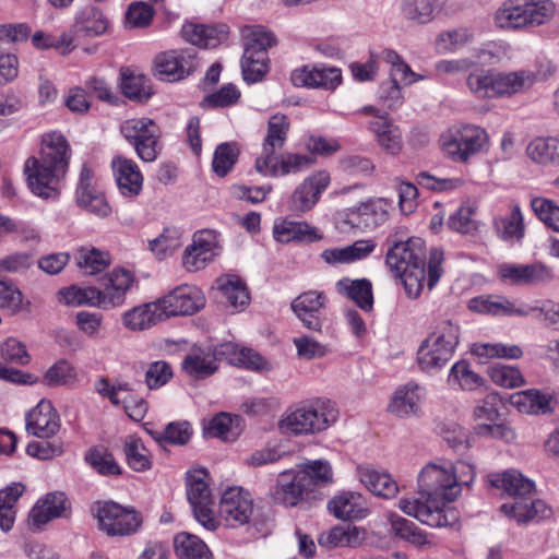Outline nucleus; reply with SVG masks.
I'll use <instances>...</instances> for the list:
<instances>
[{
	"instance_id": "obj_1",
	"label": "nucleus",
	"mask_w": 559,
	"mask_h": 559,
	"mask_svg": "<svg viewBox=\"0 0 559 559\" xmlns=\"http://www.w3.org/2000/svg\"><path fill=\"white\" fill-rule=\"evenodd\" d=\"M71 156V146L62 133H44L38 155L27 157L23 166L29 191L43 200H57L69 170Z\"/></svg>"
},
{
	"instance_id": "obj_2",
	"label": "nucleus",
	"mask_w": 559,
	"mask_h": 559,
	"mask_svg": "<svg viewBox=\"0 0 559 559\" xmlns=\"http://www.w3.org/2000/svg\"><path fill=\"white\" fill-rule=\"evenodd\" d=\"M426 245L419 237L406 241H394L388 249L385 262L395 277L400 278L409 298L420 296L424 288L432 289L439 282L443 269V252L430 250L428 266L425 265Z\"/></svg>"
},
{
	"instance_id": "obj_3",
	"label": "nucleus",
	"mask_w": 559,
	"mask_h": 559,
	"mask_svg": "<svg viewBox=\"0 0 559 559\" xmlns=\"http://www.w3.org/2000/svg\"><path fill=\"white\" fill-rule=\"evenodd\" d=\"M476 479L475 465L466 460H450L440 457L425 464L417 475V492L427 498L444 513H449L452 522L457 519L456 511L450 507L462 495L464 488H469Z\"/></svg>"
},
{
	"instance_id": "obj_4",
	"label": "nucleus",
	"mask_w": 559,
	"mask_h": 559,
	"mask_svg": "<svg viewBox=\"0 0 559 559\" xmlns=\"http://www.w3.org/2000/svg\"><path fill=\"white\" fill-rule=\"evenodd\" d=\"M555 66L547 59L538 60L534 69L499 71L483 69L466 76L468 93L480 100L510 98L530 91L536 83L555 73Z\"/></svg>"
},
{
	"instance_id": "obj_5",
	"label": "nucleus",
	"mask_w": 559,
	"mask_h": 559,
	"mask_svg": "<svg viewBox=\"0 0 559 559\" xmlns=\"http://www.w3.org/2000/svg\"><path fill=\"white\" fill-rule=\"evenodd\" d=\"M225 359L228 364L254 371H270L271 364L253 349L225 342L215 347L193 346L182 361V368L190 376L203 379L218 369L217 361Z\"/></svg>"
},
{
	"instance_id": "obj_6",
	"label": "nucleus",
	"mask_w": 559,
	"mask_h": 559,
	"mask_svg": "<svg viewBox=\"0 0 559 559\" xmlns=\"http://www.w3.org/2000/svg\"><path fill=\"white\" fill-rule=\"evenodd\" d=\"M461 342L457 322L443 319L436 322L416 350V365L426 374L442 370L454 357Z\"/></svg>"
},
{
	"instance_id": "obj_7",
	"label": "nucleus",
	"mask_w": 559,
	"mask_h": 559,
	"mask_svg": "<svg viewBox=\"0 0 559 559\" xmlns=\"http://www.w3.org/2000/svg\"><path fill=\"white\" fill-rule=\"evenodd\" d=\"M337 417L338 409L333 402L318 399L286 409L277 428L283 435H312L326 430Z\"/></svg>"
},
{
	"instance_id": "obj_8",
	"label": "nucleus",
	"mask_w": 559,
	"mask_h": 559,
	"mask_svg": "<svg viewBox=\"0 0 559 559\" xmlns=\"http://www.w3.org/2000/svg\"><path fill=\"white\" fill-rule=\"evenodd\" d=\"M439 146L443 156L451 162L466 164L489 150L490 138L486 129L479 126L454 124L442 132Z\"/></svg>"
},
{
	"instance_id": "obj_9",
	"label": "nucleus",
	"mask_w": 559,
	"mask_h": 559,
	"mask_svg": "<svg viewBox=\"0 0 559 559\" xmlns=\"http://www.w3.org/2000/svg\"><path fill=\"white\" fill-rule=\"evenodd\" d=\"M97 527L108 536L124 537L136 534L143 524V516L133 507L115 501L97 502L94 508Z\"/></svg>"
},
{
	"instance_id": "obj_10",
	"label": "nucleus",
	"mask_w": 559,
	"mask_h": 559,
	"mask_svg": "<svg viewBox=\"0 0 559 559\" xmlns=\"http://www.w3.org/2000/svg\"><path fill=\"white\" fill-rule=\"evenodd\" d=\"M187 496L198 523L207 531H216L218 521L212 509L210 475L205 468L197 467L187 473Z\"/></svg>"
},
{
	"instance_id": "obj_11",
	"label": "nucleus",
	"mask_w": 559,
	"mask_h": 559,
	"mask_svg": "<svg viewBox=\"0 0 559 559\" xmlns=\"http://www.w3.org/2000/svg\"><path fill=\"white\" fill-rule=\"evenodd\" d=\"M223 239L215 229L197 230L186 246L181 257V265L189 273L205 270L222 253Z\"/></svg>"
},
{
	"instance_id": "obj_12",
	"label": "nucleus",
	"mask_w": 559,
	"mask_h": 559,
	"mask_svg": "<svg viewBox=\"0 0 559 559\" xmlns=\"http://www.w3.org/2000/svg\"><path fill=\"white\" fill-rule=\"evenodd\" d=\"M358 112L368 118L366 128L384 153L392 156L401 154L404 147L402 130L388 112L374 106H365Z\"/></svg>"
},
{
	"instance_id": "obj_13",
	"label": "nucleus",
	"mask_w": 559,
	"mask_h": 559,
	"mask_svg": "<svg viewBox=\"0 0 559 559\" xmlns=\"http://www.w3.org/2000/svg\"><path fill=\"white\" fill-rule=\"evenodd\" d=\"M120 130L140 159L148 163L157 158L159 128L154 120L146 117L131 118L122 122Z\"/></svg>"
},
{
	"instance_id": "obj_14",
	"label": "nucleus",
	"mask_w": 559,
	"mask_h": 559,
	"mask_svg": "<svg viewBox=\"0 0 559 559\" xmlns=\"http://www.w3.org/2000/svg\"><path fill=\"white\" fill-rule=\"evenodd\" d=\"M254 512V502L250 492L242 487L233 486L225 489L218 503L216 520L218 526L236 528L250 522Z\"/></svg>"
},
{
	"instance_id": "obj_15",
	"label": "nucleus",
	"mask_w": 559,
	"mask_h": 559,
	"mask_svg": "<svg viewBox=\"0 0 559 559\" xmlns=\"http://www.w3.org/2000/svg\"><path fill=\"white\" fill-rule=\"evenodd\" d=\"M166 320L193 316L206 304L203 290L193 284H181L158 298Z\"/></svg>"
},
{
	"instance_id": "obj_16",
	"label": "nucleus",
	"mask_w": 559,
	"mask_h": 559,
	"mask_svg": "<svg viewBox=\"0 0 559 559\" xmlns=\"http://www.w3.org/2000/svg\"><path fill=\"white\" fill-rule=\"evenodd\" d=\"M272 500L286 508H295L304 502L314 500L308 484L300 475L297 467L282 471L276 478L275 485L271 488Z\"/></svg>"
},
{
	"instance_id": "obj_17",
	"label": "nucleus",
	"mask_w": 559,
	"mask_h": 559,
	"mask_svg": "<svg viewBox=\"0 0 559 559\" xmlns=\"http://www.w3.org/2000/svg\"><path fill=\"white\" fill-rule=\"evenodd\" d=\"M198 60L192 49H175L155 57L154 74L166 82L186 79L198 68Z\"/></svg>"
},
{
	"instance_id": "obj_18",
	"label": "nucleus",
	"mask_w": 559,
	"mask_h": 559,
	"mask_svg": "<svg viewBox=\"0 0 559 559\" xmlns=\"http://www.w3.org/2000/svg\"><path fill=\"white\" fill-rule=\"evenodd\" d=\"M392 209V202L388 199L377 198L362 202L356 207L346 209L337 214V225L349 227L362 225L366 228H376L384 224Z\"/></svg>"
},
{
	"instance_id": "obj_19",
	"label": "nucleus",
	"mask_w": 559,
	"mask_h": 559,
	"mask_svg": "<svg viewBox=\"0 0 559 559\" xmlns=\"http://www.w3.org/2000/svg\"><path fill=\"white\" fill-rule=\"evenodd\" d=\"M328 170H314L296 187L289 199L290 210L296 214L310 212L331 185Z\"/></svg>"
},
{
	"instance_id": "obj_20",
	"label": "nucleus",
	"mask_w": 559,
	"mask_h": 559,
	"mask_svg": "<svg viewBox=\"0 0 559 559\" xmlns=\"http://www.w3.org/2000/svg\"><path fill=\"white\" fill-rule=\"evenodd\" d=\"M427 399V390L416 381L400 384L392 392L386 412L400 419L419 417Z\"/></svg>"
},
{
	"instance_id": "obj_21",
	"label": "nucleus",
	"mask_w": 559,
	"mask_h": 559,
	"mask_svg": "<svg viewBox=\"0 0 559 559\" xmlns=\"http://www.w3.org/2000/svg\"><path fill=\"white\" fill-rule=\"evenodd\" d=\"M342 81L341 69L324 63L304 64L290 73V82L296 87L334 91L342 84Z\"/></svg>"
},
{
	"instance_id": "obj_22",
	"label": "nucleus",
	"mask_w": 559,
	"mask_h": 559,
	"mask_svg": "<svg viewBox=\"0 0 559 559\" xmlns=\"http://www.w3.org/2000/svg\"><path fill=\"white\" fill-rule=\"evenodd\" d=\"M70 513V502L63 492H48L40 497L27 515V527L32 532H41L56 519Z\"/></svg>"
},
{
	"instance_id": "obj_23",
	"label": "nucleus",
	"mask_w": 559,
	"mask_h": 559,
	"mask_svg": "<svg viewBox=\"0 0 559 559\" xmlns=\"http://www.w3.org/2000/svg\"><path fill=\"white\" fill-rule=\"evenodd\" d=\"M326 304L328 296L324 292L310 289L294 298L290 309L305 329L321 332L324 323L321 311Z\"/></svg>"
},
{
	"instance_id": "obj_24",
	"label": "nucleus",
	"mask_w": 559,
	"mask_h": 559,
	"mask_svg": "<svg viewBox=\"0 0 559 559\" xmlns=\"http://www.w3.org/2000/svg\"><path fill=\"white\" fill-rule=\"evenodd\" d=\"M136 278L132 271L115 267L103 278L100 300L103 310L120 308L126 304L128 293L135 286Z\"/></svg>"
},
{
	"instance_id": "obj_25",
	"label": "nucleus",
	"mask_w": 559,
	"mask_h": 559,
	"mask_svg": "<svg viewBox=\"0 0 559 559\" xmlns=\"http://www.w3.org/2000/svg\"><path fill=\"white\" fill-rule=\"evenodd\" d=\"M26 430L28 433L48 439L58 433L61 428L60 416L51 401L40 400L25 417Z\"/></svg>"
},
{
	"instance_id": "obj_26",
	"label": "nucleus",
	"mask_w": 559,
	"mask_h": 559,
	"mask_svg": "<svg viewBox=\"0 0 559 559\" xmlns=\"http://www.w3.org/2000/svg\"><path fill=\"white\" fill-rule=\"evenodd\" d=\"M397 508L406 515L414 518L430 527L441 528L452 525V519L443 509L430 503L427 498L403 497L397 502Z\"/></svg>"
},
{
	"instance_id": "obj_27",
	"label": "nucleus",
	"mask_w": 559,
	"mask_h": 559,
	"mask_svg": "<svg viewBox=\"0 0 559 559\" xmlns=\"http://www.w3.org/2000/svg\"><path fill=\"white\" fill-rule=\"evenodd\" d=\"M110 166L118 191L122 197L135 198L142 192L144 177L134 160L117 155L111 159Z\"/></svg>"
},
{
	"instance_id": "obj_28",
	"label": "nucleus",
	"mask_w": 559,
	"mask_h": 559,
	"mask_svg": "<svg viewBox=\"0 0 559 559\" xmlns=\"http://www.w3.org/2000/svg\"><path fill=\"white\" fill-rule=\"evenodd\" d=\"M164 321L166 318L158 298L136 305L121 313V324L129 332H144Z\"/></svg>"
},
{
	"instance_id": "obj_29",
	"label": "nucleus",
	"mask_w": 559,
	"mask_h": 559,
	"mask_svg": "<svg viewBox=\"0 0 559 559\" xmlns=\"http://www.w3.org/2000/svg\"><path fill=\"white\" fill-rule=\"evenodd\" d=\"M385 519L390 525L391 534L412 546L427 550L438 546V542L433 534L418 527L414 522L402 518L395 512H388Z\"/></svg>"
},
{
	"instance_id": "obj_30",
	"label": "nucleus",
	"mask_w": 559,
	"mask_h": 559,
	"mask_svg": "<svg viewBox=\"0 0 559 559\" xmlns=\"http://www.w3.org/2000/svg\"><path fill=\"white\" fill-rule=\"evenodd\" d=\"M385 519L390 525L391 534L412 546L427 550L438 546V542L433 534L418 527L414 522L402 518L395 512H388Z\"/></svg>"
},
{
	"instance_id": "obj_31",
	"label": "nucleus",
	"mask_w": 559,
	"mask_h": 559,
	"mask_svg": "<svg viewBox=\"0 0 559 559\" xmlns=\"http://www.w3.org/2000/svg\"><path fill=\"white\" fill-rule=\"evenodd\" d=\"M501 512L519 524L539 521L551 515V508L542 499H533L531 496L513 498L512 502L503 503Z\"/></svg>"
},
{
	"instance_id": "obj_32",
	"label": "nucleus",
	"mask_w": 559,
	"mask_h": 559,
	"mask_svg": "<svg viewBox=\"0 0 559 559\" xmlns=\"http://www.w3.org/2000/svg\"><path fill=\"white\" fill-rule=\"evenodd\" d=\"M273 237L277 242L313 243L323 239V233L306 221H290L281 218L273 225Z\"/></svg>"
},
{
	"instance_id": "obj_33",
	"label": "nucleus",
	"mask_w": 559,
	"mask_h": 559,
	"mask_svg": "<svg viewBox=\"0 0 559 559\" xmlns=\"http://www.w3.org/2000/svg\"><path fill=\"white\" fill-rule=\"evenodd\" d=\"M486 480L490 487L501 490L513 498L531 496L535 490L534 481L525 477L518 469L490 473L487 475Z\"/></svg>"
},
{
	"instance_id": "obj_34",
	"label": "nucleus",
	"mask_w": 559,
	"mask_h": 559,
	"mask_svg": "<svg viewBox=\"0 0 559 559\" xmlns=\"http://www.w3.org/2000/svg\"><path fill=\"white\" fill-rule=\"evenodd\" d=\"M329 511L340 520L359 521L369 515L365 498L355 491H344L328 502Z\"/></svg>"
},
{
	"instance_id": "obj_35",
	"label": "nucleus",
	"mask_w": 559,
	"mask_h": 559,
	"mask_svg": "<svg viewBox=\"0 0 559 559\" xmlns=\"http://www.w3.org/2000/svg\"><path fill=\"white\" fill-rule=\"evenodd\" d=\"M357 476L370 492L383 499H393L400 491L396 480L384 469L358 466Z\"/></svg>"
},
{
	"instance_id": "obj_36",
	"label": "nucleus",
	"mask_w": 559,
	"mask_h": 559,
	"mask_svg": "<svg viewBox=\"0 0 559 559\" xmlns=\"http://www.w3.org/2000/svg\"><path fill=\"white\" fill-rule=\"evenodd\" d=\"M296 467L304 476L305 483L308 484L314 500L320 499V488L330 486L334 481L332 465L326 460H308L296 465Z\"/></svg>"
},
{
	"instance_id": "obj_37",
	"label": "nucleus",
	"mask_w": 559,
	"mask_h": 559,
	"mask_svg": "<svg viewBox=\"0 0 559 559\" xmlns=\"http://www.w3.org/2000/svg\"><path fill=\"white\" fill-rule=\"evenodd\" d=\"M509 402L522 414L544 415L552 411L554 396L537 389H528L511 394Z\"/></svg>"
},
{
	"instance_id": "obj_38",
	"label": "nucleus",
	"mask_w": 559,
	"mask_h": 559,
	"mask_svg": "<svg viewBox=\"0 0 559 559\" xmlns=\"http://www.w3.org/2000/svg\"><path fill=\"white\" fill-rule=\"evenodd\" d=\"M216 287L225 299L227 307L235 312L246 309L250 295L245 282L236 274H223L216 280Z\"/></svg>"
},
{
	"instance_id": "obj_39",
	"label": "nucleus",
	"mask_w": 559,
	"mask_h": 559,
	"mask_svg": "<svg viewBox=\"0 0 559 559\" xmlns=\"http://www.w3.org/2000/svg\"><path fill=\"white\" fill-rule=\"evenodd\" d=\"M447 382L450 388L464 392H475L487 385L486 379L464 359L457 360L451 366Z\"/></svg>"
},
{
	"instance_id": "obj_40",
	"label": "nucleus",
	"mask_w": 559,
	"mask_h": 559,
	"mask_svg": "<svg viewBox=\"0 0 559 559\" xmlns=\"http://www.w3.org/2000/svg\"><path fill=\"white\" fill-rule=\"evenodd\" d=\"M109 27V21L103 11L93 5L80 9L74 19L73 33L86 37L100 36Z\"/></svg>"
},
{
	"instance_id": "obj_41",
	"label": "nucleus",
	"mask_w": 559,
	"mask_h": 559,
	"mask_svg": "<svg viewBox=\"0 0 559 559\" xmlns=\"http://www.w3.org/2000/svg\"><path fill=\"white\" fill-rule=\"evenodd\" d=\"M531 162L540 166H559V135L536 136L525 148Z\"/></svg>"
},
{
	"instance_id": "obj_42",
	"label": "nucleus",
	"mask_w": 559,
	"mask_h": 559,
	"mask_svg": "<svg viewBox=\"0 0 559 559\" xmlns=\"http://www.w3.org/2000/svg\"><path fill=\"white\" fill-rule=\"evenodd\" d=\"M122 448L124 461L132 471L143 473L153 467L154 455L140 437L127 436L122 441Z\"/></svg>"
},
{
	"instance_id": "obj_43",
	"label": "nucleus",
	"mask_w": 559,
	"mask_h": 559,
	"mask_svg": "<svg viewBox=\"0 0 559 559\" xmlns=\"http://www.w3.org/2000/svg\"><path fill=\"white\" fill-rule=\"evenodd\" d=\"M336 292L353 300L360 309L369 311L373 306L372 285L366 278H341L335 284Z\"/></svg>"
},
{
	"instance_id": "obj_44",
	"label": "nucleus",
	"mask_w": 559,
	"mask_h": 559,
	"mask_svg": "<svg viewBox=\"0 0 559 559\" xmlns=\"http://www.w3.org/2000/svg\"><path fill=\"white\" fill-rule=\"evenodd\" d=\"M58 300L69 307H92L103 309L100 288L96 286L71 285L58 292Z\"/></svg>"
},
{
	"instance_id": "obj_45",
	"label": "nucleus",
	"mask_w": 559,
	"mask_h": 559,
	"mask_svg": "<svg viewBox=\"0 0 559 559\" xmlns=\"http://www.w3.org/2000/svg\"><path fill=\"white\" fill-rule=\"evenodd\" d=\"M513 47L506 40H488L474 50L475 64L496 66L508 63L514 58Z\"/></svg>"
},
{
	"instance_id": "obj_46",
	"label": "nucleus",
	"mask_w": 559,
	"mask_h": 559,
	"mask_svg": "<svg viewBox=\"0 0 559 559\" xmlns=\"http://www.w3.org/2000/svg\"><path fill=\"white\" fill-rule=\"evenodd\" d=\"M495 228L500 238L504 241L515 243L520 242L524 237L525 226L522 211L516 203L509 206V215L496 217L493 221Z\"/></svg>"
},
{
	"instance_id": "obj_47",
	"label": "nucleus",
	"mask_w": 559,
	"mask_h": 559,
	"mask_svg": "<svg viewBox=\"0 0 559 559\" xmlns=\"http://www.w3.org/2000/svg\"><path fill=\"white\" fill-rule=\"evenodd\" d=\"M469 350L483 364L490 359H520L523 356L520 346L501 342H476Z\"/></svg>"
},
{
	"instance_id": "obj_48",
	"label": "nucleus",
	"mask_w": 559,
	"mask_h": 559,
	"mask_svg": "<svg viewBox=\"0 0 559 559\" xmlns=\"http://www.w3.org/2000/svg\"><path fill=\"white\" fill-rule=\"evenodd\" d=\"M183 233L175 226H166L162 233L147 241V249L158 260L173 255L182 245Z\"/></svg>"
},
{
	"instance_id": "obj_49",
	"label": "nucleus",
	"mask_w": 559,
	"mask_h": 559,
	"mask_svg": "<svg viewBox=\"0 0 559 559\" xmlns=\"http://www.w3.org/2000/svg\"><path fill=\"white\" fill-rule=\"evenodd\" d=\"M381 57L382 61L390 66L391 80L396 81L399 85L408 86L426 79L425 75L414 72L409 64L393 49H383Z\"/></svg>"
},
{
	"instance_id": "obj_50",
	"label": "nucleus",
	"mask_w": 559,
	"mask_h": 559,
	"mask_svg": "<svg viewBox=\"0 0 559 559\" xmlns=\"http://www.w3.org/2000/svg\"><path fill=\"white\" fill-rule=\"evenodd\" d=\"M525 28L548 24L557 14L552 0H522Z\"/></svg>"
},
{
	"instance_id": "obj_51",
	"label": "nucleus",
	"mask_w": 559,
	"mask_h": 559,
	"mask_svg": "<svg viewBox=\"0 0 559 559\" xmlns=\"http://www.w3.org/2000/svg\"><path fill=\"white\" fill-rule=\"evenodd\" d=\"M31 301L24 298L21 289L10 280L0 278V310L9 316L28 312Z\"/></svg>"
},
{
	"instance_id": "obj_52",
	"label": "nucleus",
	"mask_w": 559,
	"mask_h": 559,
	"mask_svg": "<svg viewBox=\"0 0 559 559\" xmlns=\"http://www.w3.org/2000/svg\"><path fill=\"white\" fill-rule=\"evenodd\" d=\"M474 39V32L465 26L447 29L438 34L435 48L438 53H456Z\"/></svg>"
},
{
	"instance_id": "obj_53",
	"label": "nucleus",
	"mask_w": 559,
	"mask_h": 559,
	"mask_svg": "<svg viewBox=\"0 0 559 559\" xmlns=\"http://www.w3.org/2000/svg\"><path fill=\"white\" fill-rule=\"evenodd\" d=\"M75 201L81 209L100 218L111 214V206L99 187L76 188Z\"/></svg>"
},
{
	"instance_id": "obj_54",
	"label": "nucleus",
	"mask_w": 559,
	"mask_h": 559,
	"mask_svg": "<svg viewBox=\"0 0 559 559\" xmlns=\"http://www.w3.org/2000/svg\"><path fill=\"white\" fill-rule=\"evenodd\" d=\"M402 17L414 25H426L436 17V0H401Z\"/></svg>"
},
{
	"instance_id": "obj_55",
	"label": "nucleus",
	"mask_w": 559,
	"mask_h": 559,
	"mask_svg": "<svg viewBox=\"0 0 559 559\" xmlns=\"http://www.w3.org/2000/svg\"><path fill=\"white\" fill-rule=\"evenodd\" d=\"M174 547L179 559H213L206 544L197 535L187 532L176 535Z\"/></svg>"
},
{
	"instance_id": "obj_56",
	"label": "nucleus",
	"mask_w": 559,
	"mask_h": 559,
	"mask_svg": "<svg viewBox=\"0 0 559 559\" xmlns=\"http://www.w3.org/2000/svg\"><path fill=\"white\" fill-rule=\"evenodd\" d=\"M80 381L78 369L67 359L52 364L43 376V383L50 388H72Z\"/></svg>"
},
{
	"instance_id": "obj_57",
	"label": "nucleus",
	"mask_w": 559,
	"mask_h": 559,
	"mask_svg": "<svg viewBox=\"0 0 559 559\" xmlns=\"http://www.w3.org/2000/svg\"><path fill=\"white\" fill-rule=\"evenodd\" d=\"M495 25L502 31L524 29L522 0H506L496 11Z\"/></svg>"
},
{
	"instance_id": "obj_58",
	"label": "nucleus",
	"mask_w": 559,
	"mask_h": 559,
	"mask_svg": "<svg viewBox=\"0 0 559 559\" xmlns=\"http://www.w3.org/2000/svg\"><path fill=\"white\" fill-rule=\"evenodd\" d=\"M205 432L210 437L234 441L241 432V419L239 416L221 413L209 421Z\"/></svg>"
},
{
	"instance_id": "obj_59",
	"label": "nucleus",
	"mask_w": 559,
	"mask_h": 559,
	"mask_svg": "<svg viewBox=\"0 0 559 559\" xmlns=\"http://www.w3.org/2000/svg\"><path fill=\"white\" fill-rule=\"evenodd\" d=\"M181 34L187 41L202 48H214L225 38V35L213 26L193 23L185 24Z\"/></svg>"
},
{
	"instance_id": "obj_60",
	"label": "nucleus",
	"mask_w": 559,
	"mask_h": 559,
	"mask_svg": "<svg viewBox=\"0 0 559 559\" xmlns=\"http://www.w3.org/2000/svg\"><path fill=\"white\" fill-rule=\"evenodd\" d=\"M241 70L246 82L257 83L261 81L269 71L267 51L245 49L241 59Z\"/></svg>"
},
{
	"instance_id": "obj_61",
	"label": "nucleus",
	"mask_w": 559,
	"mask_h": 559,
	"mask_svg": "<svg viewBox=\"0 0 559 559\" xmlns=\"http://www.w3.org/2000/svg\"><path fill=\"white\" fill-rule=\"evenodd\" d=\"M75 262L85 274L95 275L110 264V255L107 251L94 247H82L75 253Z\"/></svg>"
},
{
	"instance_id": "obj_62",
	"label": "nucleus",
	"mask_w": 559,
	"mask_h": 559,
	"mask_svg": "<svg viewBox=\"0 0 559 559\" xmlns=\"http://www.w3.org/2000/svg\"><path fill=\"white\" fill-rule=\"evenodd\" d=\"M131 383L121 379H109L100 377L94 382L95 392L103 399L108 400L115 407L123 404L124 397H128Z\"/></svg>"
},
{
	"instance_id": "obj_63",
	"label": "nucleus",
	"mask_w": 559,
	"mask_h": 559,
	"mask_svg": "<svg viewBox=\"0 0 559 559\" xmlns=\"http://www.w3.org/2000/svg\"><path fill=\"white\" fill-rule=\"evenodd\" d=\"M501 397L497 391H489L478 400L472 411L474 425H488L500 418Z\"/></svg>"
},
{
	"instance_id": "obj_64",
	"label": "nucleus",
	"mask_w": 559,
	"mask_h": 559,
	"mask_svg": "<svg viewBox=\"0 0 559 559\" xmlns=\"http://www.w3.org/2000/svg\"><path fill=\"white\" fill-rule=\"evenodd\" d=\"M85 461L93 469L104 476H116L122 472L112 453L103 445L91 448L85 454Z\"/></svg>"
}]
</instances>
